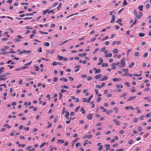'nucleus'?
<instances>
[{"mask_svg": "<svg viewBox=\"0 0 151 151\" xmlns=\"http://www.w3.org/2000/svg\"><path fill=\"white\" fill-rule=\"evenodd\" d=\"M44 45L46 46H48L50 45V44L48 42H46L44 44Z\"/></svg>", "mask_w": 151, "mask_h": 151, "instance_id": "680f3d73", "label": "nucleus"}, {"mask_svg": "<svg viewBox=\"0 0 151 151\" xmlns=\"http://www.w3.org/2000/svg\"><path fill=\"white\" fill-rule=\"evenodd\" d=\"M4 67H2L0 68V74L2 73L4 70Z\"/></svg>", "mask_w": 151, "mask_h": 151, "instance_id": "c85d7f7f", "label": "nucleus"}, {"mask_svg": "<svg viewBox=\"0 0 151 151\" xmlns=\"http://www.w3.org/2000/svg\"><path fill=\"white\" fill-rule=\"evenodd\" d=\"M65 113H66L65 117H66L67 119H69V117H68V116L69 114V112L67 111V110H66L65 111Z\"/></svg>", "mask_w": 151, "mask_h": 151, "instance_id": "9b49d317", "label": "nucleus"}, {"mask_svg": "<svg viewBox=\"0 0 151 151\" xmlns=\"http://www.w3.org/2000/svg\"><path fill=\"white\" fill-rule=\"evenodd\" d=\"M58 141L61 144L63 143L64 142V141L63 140H60L59 139L58 140Z\"/></svg>", "mask_w": 151, "mask_h": 151, "instance_id": "8fccbe9b", "label": "nucleus"}, {"mask_svg": "<svg viewBox=\"0 0 151 151\" xmlns=\"http://www.w3.org/2000/svg\"><path fill=\"white\" fill-rule=\"evenodd\" d=\"M4 127H7L8 129H9L11 127V126H9L8 124H4Z\"/></svg>", "mask_w": 151, "mask_h": 151, "instance_id": "f704fd0d", "label": "nucleus"}, {"mask_svg": "<svg viewBox=\"0 0 151 151\" xmlns=\"http://www.w3.org/2000/svg\"><path fill=\"white\" fill-rule=\"evenodd\" d=\"M1 51L3 52H4L6 51V50L4 48L1 49Z\"/></svg>", "mask_w": 151, "mask_h": 151, "instance_id": "0e129e2a", "label": "nucleus"}, {"mask_svg": "<svg viewBox=\"0 0 151 151\" xmlns=\"http://www.w3.org/2000/svg\"><path fill=\"white\" fill-rule=\"evenodd\" d=\"M134 65V62H132L129 65V67L130 68H132L133 66Z\"/></svg>", "mask_w": 151, "mask_h": 151, "instance_id": "bb28decb", "label": "nucleus"}, {"mask_svg": "<svg viewBox=\"0 0 151 151\" xmlns=\"http://www.w3.org/2000/svg\"><path fill=\"white\" fill-rule=\"evenodd\" d=\"M116 87L117 88H122L123 87V86L122 85H120L119 84H117L116 85Z\"/></svg>", "mask_w": 151, "mask_h": 151, "instance_id": "473e14b6", "label": "nucleus"}, {"mask_svg": "<svg viewBox=\"0 0 151 151\" xmlns=\"http://www.w3.org/2000/svg\"><path fill=\"white\" fill-rule=\"evenodd\" d=\"M57 64V63L56 61L53 62L52 64L53 65H56Z\"/></svg>", "mask_w": 151, "mask_h": 151, "instance_id": "5fc2aeb1", "label": "nucleus"}, {"mask_svg": "<svg viewBox=\"0 0 151 151\" xmlns=\"http://www.w3.org/2000/svg\"><path fill=\"white\" fill-rule=\"evenodd\" d=\"M116 66H118L119 67H121V64L120 63L117 62L116 63Z\"/></svg>", "mask_w": 151, "mask_h": 151, "instance_id": "09e8293b", "label": "nucleus"}, {"mask_svg": "<svg viewBox=\"0 0 151 151\" xmlns=\"http://www.w3.org/2000/svg\"><path fill=\"white\" fill-rule=\"evenodd\" d=\"M134 13L135 16L136 17V18L138 19H139V15L138 14L136 10H134Z\"/></svg>", "mask_w": 151, "mask_h": 151, "instance_id": "20e7f679", "label": "nucleus"}, {"mask_svg": "<svg viewBox=\"0 0 151 151\" xmlns=\"http://www.w3.org/2000/svg\"><path fill=\"white\" fill-rule=\"evenodd\" d=\"M30 52H31V51L30 50L26 51L25 50H23L22 51L20 52H19V55H21L24 53H28Z\"/></svg>", "mask_w": 151, "mask_h": 151, "instance_id": "7ed1b4c3", "label": "nucleus"}, {"mask_svg": "<svg viewBox=\"0 0 151 151\" xmlns=\"http://www.w3.org/2000/svg\"><path fill=\"white\" fill-rule=\"evenodd\" d=\"M49 10V9H47L45 11H43V14L45 15L46 14L47 12H48V11Z\"/></svg>", "mask_w": 151, "mask_h": 151, "instance_id": "79ce46f5", "label": "nucleus"}, {"mask_svg": "<svg viewBox=\"0 0 151 151\" xmlns=\"http://www.w3.org/2000/svg\"><path fill=\"white\" fill-rule=\"evenodd\" d=\"M81 144L80 143V142H78V143H77L76 145V147H78V146H81Z\"/></svg>", "mask_w": 151, "mask_h": 151, "instance_id": "de8ad7c7", "label": "nucleus"}, {"mask_svg": "<svg viewBox=\"0 0 151 151\" xmlns=\"http://www.w3.org/2000/svg\"><path fill=\"white\" fill-rule=\"evenodd\" d=\"M137 129L138 131L140 132L142 130L143 128L142 127L139 126L138 127Z\"/></svg>", "mask_w": 151, "mask_h": 151, "instance_id": "c9c22d12", "label": "nucleus"}, {"mask_svg": "<svg viewBox=\"0 0 151 151\" xmlns=\"http://www.w3.org/2000/svg\"><path fill=\"white\" fill-rule=\"evenodd\" d=\"M100 108L101 109L103 110V112H106L107 111V110L106 109H105L104 108L103 106H101Z\"/></svg>", "mask_w": 151, "mask_h": 151, "instance_id": "a878e982", "label": "nucleus"}, {"mask_svg": "<svg viewBox=\"0 0 151 151\" xmlns=\"http://www.w3.org/2000/svg\"><path fill=\"white\" fill-rule=\"evenodd\" d=\"M39 70V68L38 66H36L35 67V71H38Z\"/></svg>", "mask_w": 151, "mask_h": 151, "instance_id": "4d7b16f0", "label": "nucleus"}, {"mask_svg": "<svg viewBox=\"0 0 151 151\" xmlns=\"http://www.w3.org/2000/svg\"><path fill=\"white\" fill-rule=\"evenodd\" d=\"M126 58H123L120 61V63L121 64V67H124L125 65V61Z\"/></svg>", "mask_w": 151, "mask_h": 151, "instance_id": "f257e3e1", "label": "nucleus"}, {"mask_svg": "<svg viewBox=\"0 0 151 151\" xmlns=\"http://www.w3.org/2000/svg\"><path fill=\"white\" fill-rule=\"evenodd\" d=\"M122 70L126 73H128L129 71L128 70L127 68H123Z\"/></svg>", "mask_w": 151, "mask_h": 151, "instance_id": "393cba45", "label": "nucleus"}, {"mask_svg": "<svg viewBox=\"0 0 151 151\" xmlns=\"http://www.w3.org/2000/svg\"><path fill=\"white\" fill-rule=\"evenodd\" d=\"M125 109L127 110L130 109L132 110H134L135 109V108L132 106H127L125 107Z\"/></svg>", "mask_w": 151, "mask_h": 151, "instance_id": "0eeeda50", "label": "nucleus"}, {"mask_svg": "<svg viewBox=\"0 0 151 151\" xmlns=\"http://www.w3.org/2000/svg\"><path fill=\"white\" fill-rule=\"evenodd\" d=\"M113 112V111L112 110H111L110 111H108L107 112L106 114H107L110 115L111 114V113H112Z\"/></svg>", "mask_w": 151, "mask_h": 151, "instance_id": "4c0bfd02", "label": "nucleus"}, {"mask_svg": "<svg viewBox=\"0 0 151 151\" xmlns=\"http://www.w3.org/2000/svg\"><path fill=\"white\" fill-rule=\"evenodd\" d=\"M26 28L27 29H32V28L31 27H29L28 26H27L26 27Z\"/></svg>", "mask_w": 151, "mask_h": 151, "instance_id": "3c124183", "label": "nucleus"}, {"mask_svg": "<svg viewBox=\"0 0 151 151\" xmlns=\"http://www.w3.org/2000/svg\"><path fill=\"white\" fill-rule=\"evenodd\" d=\"M132 89L131 90L132 92H134L136 91L135 89L134 88V86H132Z\"/></svg>", "mask_w": 151, "mask_h": 151, "instance_id": "6e6d98bb", "label": "nucleus"}, {"mask_svg": "<svg viewBox=\"0 0 151 151\" xmlns=\"http://www.w3.org/2000/svg\"><path fill=\"white\" fill-rule=\"evenodd\" d=\"M71 97L73 100H75L76 103H78L79 102V99L78 98H76L74 96H71Z\"/></svg>", "mask_w": 151, "mask_h": 151, "instance_id": "1a4fd4ad", "label": "nucleus"}, {"mask_svg": "<svg viewBox=\"0 0 151 151\" xmlns=\"http://www.w3.org/2000/svg\"><path fill=\"white\" fill-rule=\"evenodd\" d=\"M63 88L68 89L69 88V86L65 85H63L61 86Z\"/></svg>", "mask_w": 151, "mask_h": 151, "instance_id": "ea45409f", "label": "nucleus"}, {"mask_svg": "<svg viewBox=\"0 0 151 151\" xmlns=\"http://www.w3.org/2000/svg\"><path fill=\"white\" fill-rule=\"evenodd\" d=\"M103 148V146L102 145H100L98 148V150H101Z\"/></svg>", "mask_w": 151, "mask_h": 151, "instance_id": "c03bdc74", "label": "nucleus"}, {"mask_svg": "<svg viewBox=\"0 0 151 151\" xmlns=\"http://www.w3.org/2000/svg\"><path fill=\"white\" fill-rule=\"evenodd\" d=\"M119 50L117 49H115L113 51L115 53H116L119 52Z\"/></svg>", "mask_w": 151, "mask_h": 151, "instance_id": "2f4dec72", "label": "nucleus"}, {"mask_svg": "<svg viewBox=\"0 0 151 151\" xmlns=\"http://www.w3.org/2000/svg\"><path fill=\"white\" fill-rule=\"evenodd\" d=\"M82 101H83V102H87L88 99L86 98H83L82 99Z\"/></svg>", "mask_w": 151, "mask_h": 151, "instance_id": "a19ab883", "label": "nucleus"}, {"mask_svg": "<svg viewBox=\"0 0 151 151\" xmlns=\"http://www.w3.org/2000/svg\"><path fill=\"white\" fill-rule=\"evenodd\" d=\"M58 79V77L57 76L55 77L53 79V81L55 82L57 81Z\"/></svg>", "mask_w": 151, "mask_h": 151, "instance_id": "49530a36", "label": "nucleus"}, {"mask_svg": "<svg viewBox=\"0 0 151 151\" xmlns=\"http://www.w3.org/2000/svg\"><path fill=\"white\" fill-rule=\"evenodd\" d=\"M93 114H89L86 116L87 117H86V118L87 119H89L90 120H91L93 118Z\"/></svg>", "mask_w": 151, "mask_h": 151, "instance_id": "423d86ee", "label": "nucleus"}, {"mask_svg": "<svg viewBox=\"0 0 151 151\" xmlns=\"http://www.w3.org/2000/svg\"><path fill=\"white\" fill-rule=\"evenodd\" d=\"M93 95H91L90 97L88 99V100L87 103H89L91 100L93 98Z\"/></svg>", "mask_w": 151, "mask_h": 151, "instance_id": "cd10ccee", "label": "nucleus"}, {"mask_svg": "<svg viewBox=\"0 0 151 151\" xmlns=\"http://www.w3.org/2000/svg\"><path fill=\"white\" fill-rule=\"evenodd\" d=\"M127 94V93H125L123 94L122 95L120 96V97H122L125 96Z\"/></svg>", "mask_w": 151, "mask_h": 151, "instance_id": "338daca9", "label": "nucleus"}, {"mask_svg": "<svg viewBox=\"0 0 151 151\" xmlns=\"http://www.w3.org/2000/svg\"><path fill=\"white\" fill-rule=\"evenodd\" d=\"M115 16L114 15H112V18L110 22L111 23H113L114 22L115 20Z\"/></svg>", "mask_w": 151, "mask_h": 151, "instance_id": "2eb2a0df", "label": "nucleus"}, {"mask_svg": "<svg viewBox=\"0 0 151 151\" xmlns=\"http://www.w3.org/2000/svg\"><path fill=\"white\" fill-rule=\"evenodd\" d=\"M62 3L60 2L58 5V7H57V9L58 10H59L61 9L62 6Z\"/></svg>", "mask_w": 151, "mask_h": 151, "instance_id": "f3484780", "label": "nucleus"}, {"mask_svg": "<svg viewBox=\"0 0 151 151\" xmlns=\"http://www.w3.org/2000/svg\"><path fill=\"white\" fill-rule=\"evenodd\" d=\"M136 98V96H131L130 97L129 99L127 100V101H128L131 100H133L135 99Z\"/></svg>", "mask_w": 151, "mask_h": 151, "instance_id": "6e6552de", "label": "nucleus"}, {"mask_svg": "<svg viewBox=\"0 0 151 151\" xmlns=\"http://www.w3.org/2000/svg\"><path fill=\"white\" fill-rule=\"evenodd\" d=\"M143 8V6L142 5L139 6H138V9L140 11L142 10Z\"/></svg>", "mask_w": 151, "mask_h": 151, "instance_id": "c756f323", "label": "nucleus"}, {"mask_svg": "<svg viewBox=\"0 0 151 151\" xmlns=\"http://www.w3.org/2000/svg\"><path fill=\"white\" fill-rule=\"evenodd\" d=\"M99 50V48H96V49H95L94 51H93V54H95L96 53V52L97 51H98Z\"/></svg>", "mask_w": 151, "mask_h": 151, "instance_id": "37998d69", "label": "nucleus"}, {"mask_svg": "<svg viewBox=\"0 0 151 151\" xmlns=\"http://www.w3.org/2000/svg\"><path fill=\"white\" fill-rule=\"evenodd\" d=\"M45 143H46L45 142H44V143H42V144L41 145L40 147V148H41L42 147L45 145Z\"/></svg>", "mask_w": 151, "mask_h": 151, "instance_id": "13d9d810", "label": "nucleus"}, {"mask_svg": "<svg viewBox=\"0 0 151 151\" xmlns=\"http://www.w3.org/2000/svg\"><path fill=\"white\" fill-rule=\"evenodd\" d=\"M133 142V140L132 139H131L128 141V143L129 144H132Z\"/></svg>", "mask_w": 151, "mask_h": 151, "instance_id": "e2e57ef3", "label": "nucleus"}, {"mask_svg": "<svg viewBox=\"0 0 151 151\" xmlns=\"http://www.w3.org/2000/svg\"><path fill=\"white\" fill-rule=\"evenodd\" d=\"M113 121L115 122V124L116 125H119L120 124V122L119 121H117L116 119H114Z\"/></svg>", "mask_w": 151, "mask_h": 151, "instance_id": "ddd939ff", "label": "nucleus"}, {"mask_svg": "<svg viewBox=\"0 0 151 151\" xmlns=\"http://www.w3.org/2000/svg\"><path fill=\"white\" fill-rule=\"evenodd\" d=\"M17 38H15L14 40L15 42H19L20 41V39H22V37L20 35L17 36Z\"/></svg>", "mask_w": 151, "mask_h": 151, "instance_id": "f03ea898", "label": "nucleus"}, {"mask_svg": "<svg viewBox=\"0 0 151 151\" xmlns=\"http://www.w3.org/2000/svg\"><path fill=\"white\" fill-rule=\"evenodd\" d=\"M47 52L49 53L50 54H52L54 53V50H51V51H50L49 50H47L46 51Z\"/></svg>", "mask_w": 151, "mask_h": 151, "instance_id": "4be33fe9", "label": "nucleus"}, {"mask_svg": "<svg viewBox=\"0 0 151 151\" xmlns=\"http://www.w3.org/2000/svg\"><path fill=\"white\" fill-rule=\"evenodd\" d=\"M58 4V2H56L52 6V7H53L55 6H57Z\"/></svg>", "mask_w": 151, "mask_h": 151, "instance_id": "603ef678", "label": "nucleus"}, {"mask_svg": "<svg viewBox=\"0 0 151 151\" xmlns=\"http://www.w3.org/2000/svg\"><path fill=\"white\" fill-rule=\"evenodd\" d=\"M93 69L94 70H95V73L96 74L99 73H100V72H101V70L99 69H97V68H93Z\"/></svg>", "mask_w": 151, "mask_h": 151, "instance_id": "39448f33", "label": "nucleus"}, {"mask_svg": "<svg viewBox=\"0 0 151 151\" xmlns=\"http://www.w3.org/2000/svg\"><path fill=\"white\" fill-rule=\"evenodd\" d=\"M7 79V77L4 78L1 76H0V81L3 80L5 81Z\"/></svg>", "mask_w": 151, "mask_h": 151, "instance_id": "6ab92c4d", "label": "nucleus"}, {"mask_svg": "<svg viewBox=\"0 0 151 151\" xmlns=\"http://www.w3.org/2000/svg\"><path fill=\"white\" fill-rule=\"evenodd\" d=\"M80 106H78L75 109V111L76 112H78L79 109L80 108Z\"/></svg>", "mask_w": 151, "mask_h": 151, "instance_id": "a18cd8bd", "label": "nucleus"}, {"mask_svg": "<svg viewBox=\"0 0 151 151\" xmlns=\"http://www.w3.org/2000/svg\"><path fill=\"white\" fill-rule=\"evenodd\" d=\"M83 137L84 138H88V139H90L92 137V136L91 135H84Z\"/></svg>", "mask_w": 151, "mask_h": 151, "instance_id": "9d476101", "label": "nucleus"}, {"mask_svg": "<svg viewBox=\"0 0 151 151\" xmlns=\"http://www.w3.org/2000/svg\"><path fill=\"white\" fill-rule=\"evenodd\" d=\"M139 54V52H135L134 53V55L135 56H138Z\"/></svg>", "mask_w": 151, "mask_h": 151, "instance_id": "72a5a7b5", "label": "nucleus"}, {"mask_svg": "<svg viewBox=\"0 0 151 151\" xmlns=\"http://www.w3.org/2000/svg\"><path fill=\"white\" fill-rule=\"evenodd\" d=\"M50 13H52V14H54V12L53 10H51L48 12V13L49 14Z\"/></svg>", "mask_w": 151, "mask_h": 151, "instance_id": "864d4df0", "label": "nucleus"}, {"mask_svg": "<svg viewBox=\"0 0 151 151\" xmlns=\"http://www.w3.org/2000/svg\"><path fill=\"white\" fill-rule=\"evenodd\" d=\"M92 79V77H90V76H89V77H88V78L87 79V80L88 81H89L91 80Z\"/></svg>", "mask_w": 151, "mask_h": 151, "instance_id": "69168bd1", "label": "nucleus"}, {"mask_svg": "<svg viewBox=\"0 0 151 151\" xmlns=\"http://www.w3.org/2000/svg\"><path fill=\"white\" fill-rule=\"evenodd\" d=\"M148 55V53L146 52L143 55V57L144 58H146L147 56Z\"/></svg>", "mask_w": 151, "mask_h": 151, "instance_id": "58836bf2", "label": "nucleus"}, {"mask_svg": "<svg viewBox=\"0 0 151 151\" xmlns=\"http://www.w3.org/2000/svg\"><path fill=\"white\" fill-rule=\"evenodd\" d=\"M81 111H82V113L83 114H85L86 113V111L84 109L83 107H82L81 109Z\"/></svg>", "mask_w": 151, "mask_h": 151, "instance_id": "412c9836", "label": "nucleus"}, {"mask_svg": "<svg viewBox=\"0 0 151 151\" xmlns=\"http://www.w3.org/2000/svg\"><path fill=\"white\" fill-rule=\"evenodd\" d=\"M113 109L114 110V111H116V112H115V113H117V111L118 110V109L116 107H115Z\"/></svg>", "mask_w": 151, "mask_h": 151, "instance_id": "bf43d9fd", "label": "nucleus"}, {"mask_svg": "<svg viewBox=\"0 0 151 151\" xmlns=\"http://www.w3.org/2000/svg\"><path fill=\"white\" fill-rule=\"evenodd\" d=\"M58 58L59 60H63L64 59V58L63 56H61L60 55H58Z\"/></svg>", "mask_w": 151, "mask_h": 151, "instance_id": "7c9ffc66", "label": "nucleus"}, {"mask_svg": "<svg viewBox=\"0 0 151 151\" xmlns=\"http://www.w3.org/2000/svg\"><path fill=\"white\" fill-rule=\"evenodd\" d=\"M125 85L128 87H129V83L127 82H125Z\"/></svg>", "mask_w": 151, "mask_h": 151, "instance_id": "052dcab7", "label": "nucleus"}, {"mask_svg": "<svg viewBox=\"0 0 151 151\" xmlns=\"http://www.w3.org/2000/svg\"><path fill=\"white\" fill-rule=\"evenodd\" d=\"M87 54V53L86 52L84 53H80L78 55V56L80 57L85 56Z\"/></svg>", "mask_w": 151, "mask_h": 151, "instance_id": "4468645a", "label": "nucleus"}, {"mask_svg": "<svg viewBox=\"0 0 151 151\" xmlns=\"http://www.w3.org/2000/svg\"><path fill=\"white\" fill-rule=\"evenodd\" d=\"M139 35L140 37H144L145 35V34L143 33H140L139 34Z\"/></svg>", "mask_w": 151, "mask_h": 151, "instance_id": "e433bc0d", "label": "nucleus"}, {"mask_svg": "<svg viewBox=\"0 0 151 151\" xmlns=\"http://www.w3.org/2000/svg\"><path fill=\"white\" fill-rule=\"evenodd\" d=\"M102 75L101 74L97 75L95 76V78L96 79H99L102 77Z\"/></svg>", "mask_w": 151, "mask_h": 151, "instance_id": "dca6fc26", "label": "nucleus"}, {"mask_svg": "<svg viewBox=\"0 0 151 151\" xmlns=\"http://www.w3.org/2000/svg\"><path fill=\"white\" fill-rule=\"evenodd\" d=\"M107 77L105 76H103V78L100 80L101 81H102L104 80H107Z\"/></svg>", "mask_w": 151, "mask_h": 151, "instance_id": "aec40b11", "label": "nucleus"}, {"mask_svg": "<svg viewBox=\"0 0 151 151\" xmlns=\"http://www.w3.org/2000/svg\"><path fill=\"white\" fill-rule=\"evenodd\" d=\"M120 78H113L112 80L114 81V82H117V81H120L121 80Z\"/></svg>", "mask_w": 151, "mask_h": 151, "instance_id": "a211bd4d", "label": "nucleus"}, {"mask_svg": "<svg viewBox=\"0 0 151 151\" xmlns=\"http://www.w3.org/2000/svg\"><path fill=\"white\" fill-rule=\"evenodd\" d=\"M124 150L123 148H120L118 150H116V151H123Z\"/></svg>", "mask_w": 151, "mask_h": 151, "instance_id": "774afa93", "label": "nucleus"}, {"mask_svg": "<svg viewBox=\"0 0 151 151\" xmlns=\"http://www.w3.org/2000/svg\"><path fill=\"white\" fill-rule=\"evenodd\" d=\"M112 56V54L111 53H110L109 54H108L106 55H105V57L106 58H108V57H111Z\"/></svg>", "mask_w": 151, "mask_h": 151, "instance_id": "b1692460", "label": "nucleus"}, {"mask_svg": "<svg viewBox=\"0 0 151 151\" xmlns=\"http://www.w3.org/2000/svg\"><path fill=\"white\" fill-rule=\"evenodd\" d=\"M102 65L103 67H107L108 66V64L107 63H103Z\"/></svg>", "mask_w": 151, "mask_h": 151, "instance_id": "5701e85b", "label": "nucleus"}, {"mask_svg": "<svg viewBox=\"0 0 151 151\" xmlns=\"http://www.w3.org/2000/svg\"><path fill=\"white\" fill-rule=\"evenodd\" d=\"M121 42L120 41H114L113 43V45H115L116 44L119 45L120 44Z\"/></svg>", "mask_w": 151, "mask_h": 151, "instance_id": "f8f14e48", "label": "nucleus"}]
</instances>
